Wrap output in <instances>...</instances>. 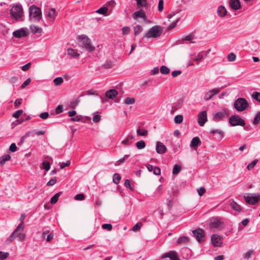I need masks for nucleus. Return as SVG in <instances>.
I'll return each mask as SVG.
<instances>
[{
  "label": "nucleus",
  "instance_id": "obj_1",
  "mask_svg": "<svg viewBox=\"0 0 260 260\" xmlns=\"http://www.w3.org/2000/svg\"><path fill=\"white\" fill-rule=\"evenodd\" d=\"M24 228V222L20 223L12 232L11 235L7 239L6 242L7 244L11 243L16 237H18L20 241L24 240L25 235L23 233Z\"/></svg>",
  "mask_w": 260,
  "mask_h": 260
},
{
  "label": "nucleus",
  "instance_id": "obj_2",
  "mask_svg": "<svg viewBox=\"0 0 260 260\" xmlns=\"http://www.w3.org/2000/svg\"><path fill=\"white\" fill-rule=\"evenodd\" d=\"M79 41L80 43V46L85 49L88 52H91L95 49L92 45L91 40L85 35H81L79 37Z\"/></svg>",
  "mask_w": 260,
  "mask_h": 260
},
{
  "label": "nucleus",
  "instance_id": "obj_3",
  "mask_svg": "<svg viewBox=\"0 0 260 260\" xmlns=\"http://www.w3.org/2000/svg\"><path fill=\"white\" fill-rule=\"evenodd\" d=\"M11 16L17 21H23V11L21 5L16 4L14 5L10 10Z\"/></svg>",
  "mask_w": 260,
  "mask_h": 260
},
{
  "label": "nucleus",
  "instance_id": "obj_4",
  "mask_svg": "<svg viewBox=\"0 0 260 260\" xmlns=\"http://www.w3.org/2000/svg\"><path fill=\"white\" fill-rule=\"evenodd\" d=\"M162 29L160 26L155 25L151 27L147 32L145 33L143 38H156L160 37L162 33Z\"/></svg>",
  "mask_w": 260,
  "mask_h": 260
},
{
  "label": "nucleus",
  "instance_id": "obj_5",
  "mask_svg": "<svg viewBox=\"0 0 260 260\" xmlns=\"http://www.w3.org/2000/svg\"><path fill=\"white\" fill-rule=\"evenodd\" d=\"M29 17L36 21H40L42 18L41 9L33 5L29 8Z\"/></svg>",
  "mask_w": 260,
  "mask_h": 260
},
{
  "label": "nucleus",
  "instance_id": "obj_6",
  "mask_svg": "<svg viewBox=\"0 0 260 260\" xmlns=\"http://www.w3.org/2000/svg\"><path fill=\"white\" fill-rule=\"evenodd\" d=\"M249 106L247 101L242 98L237 99L234 103V108L238 112H242L246 110Z\"/></svg>",
  "mask_w": 260,
  "mask_h": 260
},
{
  "label": "nucleus",
  "instance_id": "obj_7",
  "mask_svg": "<svg viewBox=\"0 0 260 260\" xmlns=\"http://www.w3.org/2000/svg\"><path fill=\"white\" fill-rule=\"evenodd\" d=\"M229 115V110L226 109H223L214 113L212 115V118L214 121L219 122L227 118Z\"/></svg>",
  "mask_w": 260,
  "mask_h": 260
},
{
  "label": "nucleus",
  "instance_id": "obj_8",
  "mask_svg": "<svg viewBox=\"0 0 260 260\" xmlns=\"http://www.w3.org/2000/svg\"><path fill=\"white\" fill-rule=\"evenodd\" d=\"M230 124L232 126H242L245 125V121L238 115H233L229 118Z\"/></svg>",
  "mask_w": 260,
  "mask_h": 260
},
{
  "label": "nucleus",
  "instance_id": "obj_9",
  "mask_svg": "<svg viewBox=\"0 0 260 260\" xmlns=\"http://www.w3.org/2000/svg\"><path fill=\"white\" fill-rule=\"evenodd\" d=\"M29 34V32L27 28H21L20 29L15 30L13 32V35L16 38H21L26 37Z\"/></svg>",
  "mask_w": 260,
  "mask_h": 260
},
{
  "label": "nucleus",
  "instance_id": "obj_10",
  "mask_svg": "<svg viewBox=\"0 0 260 260\" xmlns=\"http://www.w3.org/2000/svg\"><path fill=\"white\" fill-rule=\"evenodd\" d=\"M192 232L193 236L196 237L197 240L199 242H201L204 240V238L205 237V235L204 231L203 229L199 228L192 231Z\"/></svg>",
  "mask_w": 260,
  "mask_h": 260
},
{
  "label": "nucleus",
  "instance_id": "obj_11",
  "mask_svg": "<svg viewBox=\"0 0 260 260\" xmlns=\"http://www.w3.org/2000/svg\"><path fill=\"white\" fill-rule=\"evenodd\" d=\"M192 232L193 236L196 237L197 240L199 242H201L204 240V238L205 237V235L204 231L203 229L199 228L192 231Z\"/></svg>",
  "mask_w": 260,
  "mask_h": 260
},
{
  "label": "nucleus",
  "instance_id": "obj_12",
  "mask_svg": "<svg viewBox=\"0 0 260 260\" xmlns=\"http://www.w3.org/2000/svg\"><path fill=\"white\" fill-rule=\"evenodd\" d=\"M223 222L217 217H213L210 219V227L212 229H219L222 226Z\"/></svg>",
  "mask_w": 260,
  "mask_h": 260
},
{
  "label": "nucleus",
  "instance_id": "obj_13",
  "mask_svg": "<svg viewBox=\"0 0 260 260\" xmlns=\"http://www.w3.org/2000/svg\"><path fill=\"white\" fill-rule=\"evenodd\" d=\"M211 242L215 247H221L222 244V238L217 234L211 236Z\"/></svg>",
  "mask_w": 260,
  "mask_h": 260
},
{
  "label": "nucleus",
  "instance_id": "obj_14",
  "mask_svg": "<svg viewBox=\"0 0 260 260\" xmlns=\"http://www.w3.org/2000/svg\"><path fill=\"white\" fill-rule=\"evenodd\" d=\"M198 122L200 126H203L207 121V114L206 111L201 112L198 116Z\"/></svg>",
  "mask_w": 260,
  "mask_h": 260
},
{
  "label": "nucleus",
  "instance_id": "obj_15",
  "mask_svg": "<svg viewBox=\"0 0 260 260\" xmlns=\"http://www.w3.org/2000/svg\"><path fill=\"white\" fill-rule=\"evenodd\" d=\"M46 17L50 21L53 22L57 15L56 10L54 8L49 9L48 11L45 12Z\"/></svg>",
  "mask_w": 260,
  "mask_h": 260
},
{
  "label": "nucleus",
  "instance_id": "obj_16",
  "mask_svg": "<svg viewBox=\"0 0 260 260\" xmlns=\"http://www.w3.org/2000/svg\"><path fill=\"white\" fill-rule=\"evenodd\" d=\"M162 258H169L170 260H179V257L177 255L176 251L174 250L170 251L165 253L161 256Z\"/></svg>",
  "mask_w": 260,
  "mask_h": 260
},
{
  "label": "nucleus",
  "instance_id": "obj_17",
  "mask_svg": "<svg viewBox=\"0 0 260 260\" xmlns=\"http://www.w3.org/2000/svg\"><path fill=\"white\" fill-rule=\"evenodd\" d=\"M246 202L249 205H255L260 200V196H244Z\"/></svg>",
  "mask_w": 260,
  "mask_h": 260
},
{
  "label": "nucleus",
  "instance_id": "obj_18",
  "mask_svg": "<svg viewBox=\"0 0 260 260\" xmlns=\"http://www.w3.org/2000/svg\"><path fill=\"white\" fill-rule=\"evenodd\" d=\"M209 133L216 135L215 139L218 141L222 140L224 136V132L220 129H211Z\"/></svg>",
  "mask_w": 260,
  "mask_h": 260
},
{
  "label": "nucleus",
  "instance_id": "obj_19",
  "mask_svg": "<svg viewBox=\"0 0 260 260\" xmlns=\"http://www.w3.org/2000/svg\"><path fill=\"white\" fill-rule=\"evenodd\" d=\"M166 146L161 142H157L156 144V151L158 154H164L167 152Z\"/></svg>",
  "mask_w": 260,
  "mask_h": 260
},
{
  "label": "nucleus",
  "instance_id": "obj_20",
  "mask_svg": "<svg viewBox=\"0 0 260 260\" xmlns=\"http://www.w3.org/2000/svg\"><path fill=\"white\" fill-rule=\"evenodd\" d=\"M220 90L218 88H214L210 90L205 93L204 96V100L205 101H208L211 99L215 94L219 93Z\"/></svg>",
  "mask_w": 260,
  "mask_h": 260
},
{
  "label": "nucleus",
  "instance_id": "obj_21",
  "mask_svg": "<svg viewBox=\"0 0 260 260\" xmlns=\"http://www.w3.org/2000/svg\"><path fill=\"white\" fill-rule=\"evenodd\" d=\"M133 18L134 19H137L139 18H141L143 19L144 20L147 19L145 13L143 9H140L139 10L134 12L133 14Z\"/></svg>",
  "mask_w": 260,
  "mask_h": 260
},
{
  "label": "nucleus",
  "instance_id": "obj_22",
  "mask_svg": "<svg viewBox=\"0 0 260 260\" xmlns=\"http://www.w3.org/2000/svg\"><path fill=\"white\" fill-rule=\"evenodd\" d=\"M229 3L231 8L234 10H238L241 8L239 0H230Z\"/></svg>",
  "mask_w": 260,
  "mask_h": 260
},
{
  "label": "nucleus",
  "instance_id": "obj_23",
  "mask_svg": "<svg viewBox=\"0 0 260 260\" xmlns=\"http://www.w3.org/2000/svg\"><path fill=\"white\" fill-rule=\"evenodd\" d=\"M230 206L232 209L236 211L240 212L243 211V208L234 200L230 203Z\"/></svg>",
  "mask_w": 260,
  "mask_h": 260
},
{
  "label": "nucleus",
  "instance_id": "obj_24",
  "mask_svg": "<svg viewBox=\"0 0 260 260\" xmlns=\"http://www.w3.org/2000/svg\"><path fill=\"white\" fill-rule=\"evenodd\" d=\"M117 94L118 91L114 89H109L105 93L106 96L110 99H113Z\"/></svg>",
  "mask_w": 260,
  "mask_h": 260
},
{
  "label": "nucleus",
  "instance_id": "obj_25",
  "mask_svg": "<svg viewBox=\"0 0 260 260\" xmlns=\"http://www.w3.org/2000/svg\"><path fill=\"white\" fill-rule=\"evenodd\" d=\"M201 143L202 142L200 138L198 137H196L193 138L191 140L190 144V147L191 148L196 147V149H197V147L201 145Z\"/></svg>",
  "mask_w": 260,
  "mask_h": 260
},
{
  "label": "nucleus",
  "instance_id": "obj_26",
  "mask_svg": "<svg viewBox=\"0 0 260 260\" xmlns=\"http://www.w3.org/2000/svg\"><path fill=\"white\" fill-rule=\"evenodd\" d=\"M135 138V136L132 134H129L123 140L121 143L124 145H130L133 143V140Z\"/></svg>",
  "mask_w": 260,
  "mask_h": 260
},
{
  "label": "nucleus",
  "instance_id": "obj_27",
  "mask_svg": "<svg viewBox=\"0 0 260 260\" xmlns=\"http://www.w3.org/2000/svg\"><path fill=\"white\" fill-rule=\"evenodd\" d=\"M209 51H210V50H209L207 52H205V51L200 52L196 56L195 60L197 61H201L202 59H203L204 58H205L207 56V54L209 53Z\"/></svg>",
  "mask_w": 260,
  "mask_h": 260
},
{
  "label": "nucleus",
  "instance_id": "obj_28",
  "mask_svg": "<svg viewBox=\"0 0 260 260\" xmlns=\"http://www.w3.org/2000/svg\"><path fill=\"white\" fill-rule=\"evenodd\" d=\"M226 10L224 6H220L217 9V14L219 16L223 17L225 16L226 14Z\"/></svg>",
  "mask_w": 260,
  "mask_h": 260
},
{
  "label": "nucleus",
  "instance_id": "obj_29",
  "mask_svg": "<svg viewBox=\"0 0 260 260\" xmlns=\"http://www.w3.org/2000/svg\"><path fill=\"white\" fill-rule=\"evenodd\" d=\"M176 201L174 200L173 198H172L171 196H170V197L167 199L166 204L167 206L168 209L169 210H170L173 206L175 204Z\"/></svg>",
  "mask_w": 260,
  "mask_h": 260
},
{
  "label": "nucleus",
  "instance_id": "obj_30",
  "mask_svg": "<svg viewBox=\"0 0 260 260\" xmlns=\"http://www.w3.org/2000/svg\"><path fill=\"white\" fill-rule=\"evenodd\" d=\"M68 53L70 56L75 58H78L80 56V54L76 50L72 48H69L68 49Z\"/></svg>",
  "mask_w": 260,
  "mask_h": 260
},
{
  "label": "nucleus",
  "instance_id": "obj_31",
  "mask_svg": "<svg viewBox=\"0 0 260 260\" xmlns=\"http://www.w3.org/2000/svg\"><path fill=\"white\" fill-rule=\"evenodd\" d=\"M137 2V8L140 9L141 7H146L148 3L147 0H136Z\"/></svg>",
  "mask_w": 260,
  "mask_h": 260
},
{
  "label": "nucleus",
  "instance_id": "obj_32",
  "mask_svg": "<svg viewBox=\"0 0 260 260\" xmlns=\"http://www.w3.org/2000/svg\"><path fill=\"white\" fill-rule=\"evenodd\" d=\"M30 29L33 34L40 33L42 31V29L41 27L35 25H31L30 26Z\"/></svg>",
  "mask_w": 260,
  "mask_h": 260
},
{
  "label": "nucleus",
  "instance_id": "obj_33",
  "mask_svg": "<svg viewBox=\"0 0 260 260\" xmlns=\"http://www.w3.org/2000/svg\"><path fill=\"white\" fill-rule=\"evenodd\" d=\"M11 158L9 154H5L0 157V165H4L7 161H8Z\"/></svg>",
  "mask_w": 260,
  "mask_h": 260
},
{
  "label": "nucleus",
  "instance_id": "obj_34",
  "mask_svg": "<svg viewBox=\"0 0 260 260\" xmlns=\"http://www.w3.org/2000/svg\"><path fill=\"white\" fill-rule=\"evenodd\" d=\"M113 67V63L111 60H107L102 66L101 68L105 69H110Z\"/></svg>",
  "mask_w": 260,
  "mask_h": 260
},
{
  "label": "nucleus",
  "instance_id": "obj_35",
  "mask_svg": "<svg viewBox=\"0 0 260 260\" xmlns=\"http://www.w3.org/2000/svg\"><path fill=\"white\" fill-rule=\"evenodd\" d=\"M188 241V238L186 236H182L178 239L177 241V244L179 245L181 243H187Z\"/></svg>",
  "mask_w": 260,
  "mask_h": 260
},
{
  "label": "nucleus",
  "instance_id": "obj_36",
  "mask_svg": "<svg viewBox=\"0 0 260 260\" xmlns=\"http://www.w3.org/2000/svg\"><path fill=\"white\" fill-rule=\"evenodd\" d=\"M136 146L138 149H142L145 147L146 143L144 141L140 140L136 143Z\"/></svg>",
  "mask_w": 260,
  "mask_h": 260
},
{
  "label": "nucleus",
  "instance_id": "obj_37",
  "mask_svg": "<svg viewBox=\"0 0 260 260\" xmlns=\"http://www.w3.org/2000/svg\"><path fill=\"white\" fill-rule=\"evenodd\" d=\"M170 71V69L166 67V66H162L160 67V72L161 74L164 75H167L169 74Z\"/></svg>",
  "mask_w": 260,
  "mask_h": 260
},
{
  "label": "nucleus",
  "instance_id": "obj_38",
  "mask_svg": "<svg viewBox=\"0 0 260 260\" xmlns=\"http://www.w3.org/2000/svg\"><path fill=\"white\" fill-rule=\"evenodd\" d=\"M260 121V111H258L255 115L252 121V123L254 125L257 124Z\"/></svg>",
  "mask_w": 260,
  "mask_h": 260
},
{
  "label": "nucleus",
  "instance_id": "obj_39",
  "mask_svg": "<svg viewBox=\"0 0 260 260\" xmlns=\"http://www.w3.org/2000/svg\"><path fill=\"white\" fill-rule=\"evenodd\" d=\"M143 30V28L140 25H137L134 27V35L137 36Z\"/></svg>",
  "mask_w": 260,
  "mask_h": 260
},
{
  "label": "nucleus",
  "instance_id": "obj_40",
  "mask_svg": "<svg viewBox=\"0 0 260 260\" xmlns=\"http://www.w3.org/2000/svg\"><path fill=\"white\" fill-rule=\"evenodd\" d=\"M63 82V79L61 77H58L53 80L54 84L55 86H59Z\"/></svg>",
  "mask_w": 260,
  "mask_h": 260
},
{
  "label": "nucleus",
  "instance_id": "obj_41",
  "mask_svg": "<svg viewBox=\"0 0 260 260\" xmlns=\"http://www.w3.org/2000/svg\"><path fill=\"white\" fill-rule=\"evenodd\" d=\"M121 179V176L119 174L115 173L113 177V181L115 184H118Z\"/></svg>",
  "mask_w": 260,
  "mask_h": 260
},
{
  "label": "nucleus",
  "instance_id": "obj_42",
  "mask_svg": "<svg viewBox=\"0 0 260 260\" xmlns=\"http://www.w3.org/2000/svg\"><path fill=\"white\" fill-rule=\"evenodd\" d=\"M181 170V166L178 165H175L173 169L172 173L174 175L178 174Z\"/></svg>",
  "mask_w": 260,
  "mask_h": 260
},
{
  "label": "nucleus",
  "instance_id": "obj_43",
  "mask_svg": "<svg viewBox=\"0 0 260 260\" xmlns=\"http://www.w3.org/2000/svg\"><path fill=\"white\" fill-rule=\"evenodd\" d=\"M183 116L182 115H176L174 118V122L177 124H180L182 122Z\"/></svg>",
  "mask_w": 260,
  "mask_h": 260
},
{
  "label": "nucleus",
  "instance_id": "obj_44",
  "mask_svg": "<svg viewBox=\"0 0 260 260\" xmlns=\"http://www.w3.org/2000/svg\"><path fill=\"white\" fill-rule=\"evenodd\" d=\"M42 168L46 171H49L50 169V162L47 160L43 161L42 163Z\"/></svg>",
  "mask_w": 260,
  "mask_h": 260
},
{
  "label": "nucleus",
  "instance_id": "obj_45",
  "mask_svg": "<svg viewBox=\"0 0 260 260\" xmlns=\"http://www.w3.org/2000/svg\"><path fill=\"white\" fill-rule=\"evenodd\" d=\"M251 96L257 102L260 103V92L254 91L252 94Z\"/></svg>",
  "mask_w": 260,
  "mask_h": 260
},
{
  "label": "nucleus",
  "instance_id": "obj_46",
  "mask_svg": "<svg viewBox=\"0 0 260 260\" xmlns=\"http://www.w3.org/2000/svg\"><path fill=\"white\" fill-rule=\"evenodd\" d=\"M108 11L107 7L103 6L96 11V13L100 14H105Z\"/></svg>",
  "mask_w": 260,
  "mask_h": 260
},
{
  "label": "nucleus",
  "instance_id": "obj_47",
  "mask_svg": "<svg viewBox=\"0 0 260 260\" xmlns=\"http://www.w3.org/2000/svg\"><path fill=\"white\" fill-rule=\"evenodd\" d=\"M17 119L15 121L13 122L12 123V125L14 126H15L18 124H21L24 121V117H22L20 118H17Z\"/></svg>",
  "mask_w": 260,
  "mask_h": 260
},
{
  "label": "nucleus",
  "instance_id": "obj_48",
  "mask_svg": "<svg viewBox=\"0 0 260 260\" xmlns=\"http://www.w3.org/2000/svg\"><path fill=\"white\" fill-rule=\"evenodd\" d=\"M135 99L133 98H126L124 101V103L126 105L133 104L135 103Z\"/></svg>",
  "mask_w": 260,
  "mask_h": 260
},
{
  "label": "nucleus",
  "instance_id": "obj_49",
  "mask_svg": "<svg viewBox=\"0 0 260 260\" xmlns=\"http://www.w3.org/2000/svg\"><path fill=\"white\" fill-rule=\"evenodd\" d=\"M129 155L128 154L125 155L123 158L119 159L118 160H117L116 162L115 165L117 166L123 163L124 162V161L125 160H126L129 157Z\"/></svg>",
  "mask_w": 260,
  "mask_h": 260
},
{
  "label": "nucleus",
  "instance_id": "obj_50",
  "mask_svg": "<svg viewBox=\"0 0 260 260\" xmlns=\"http://www.w3.org/2000/svg\"><path fill=\"white\" fill-rule=\"evenodd\" d=\"M80 99L78 98L75 101L71 102L70 103V107L75 109L80 103Z\"/></svg>",
  "mask_w": 260,
  "mask_h": 260
},
{
  "label": "nucleus",
  "instance_id": "obj_51",
  "mask_svg": "<svg viewBox=\"0 0 260 260\" xmlns=\"http://www.w3.org/2000/svg\"><path fill=\"white\" fill-rule=\"evenodd\" d=\"M137 134L139 136H145L148 134V131L145 129L138 128L137 131Z\"/></svg>",
  "mask_w": 260,
  "mask_h": 260
},
{
  "label": "nucleus",
  "instance_id": "obj_52",
  "mask_svg": "<svg viewBox=\"0 0 260 260\" xmlns=\"http://www.w3.org/2000/svg\"><path fill=\"white\" fill-rule=\"evenodd\" d=\"M257 162H258V159L254 160L251 163L247 165V169L248 170H251L252 168H253L255 166V165H256Z\"/></svg>",
  "mask_w": 260,
  "mask_h": 260
},
{
  "label": "nucleus",
  "instance_id": "obj_53",
  "mask_svg": "<svg viewBox=\"0 0 260 260\" xmlns=\"http://www.w3.org/2000/svg\"><path fill=\"white\" fill-rule=\"evenodd\" d=\"M9 253L8 252H5L0 251V260H5L8 257Z\"/></svg>",
  "mask_w": 260,
  "mask_h": 260
},
{
  "label": "nucleus",
  "instance_id": "obj_54",
  "mask_svg": "<svg viewBox=\"0 0 260 260\" xmlns=\"http://www.w3.org/2000/svg\"><path fill=\"white\" fill-rule=\"evenodd\" d=\"M23 111L22 110H19L16 111L12 114V116L15 118H19L20 116L22 114Z\"/></svg>",
  "mask_w": 260,
  "mask_h": 260
},
{
  "label": "nucleus",
  "instance_id": "obj_55",
  "mask_svg": "<svg viewBox=\"0 0 260 260\" xmlns=\"http://www.w3.org/2000/svg\"><path fill=\"white\" fill-rule=\"evenodd\" d=\"M124 185L126 188H128L131 190H134L133 186L131 184L130 180L126 179L124 182Z\"/></svg>",
  "mask_w": 260,
  "mask_h": 260
},
{
  "label": "nucleus",
  "instance_id": "obj_56",
  "mask_svg": "<svg viewBox=\"0 0 260 260\" xmlns=\"http://www.w3.org/2000/svg\"><path fill=\"white\" fill-rule=\"evenodd\" d=\"M71 165V161L70 160H68L66 162H59V165L60 166V169H63L66 167H68Z\"/></svg>",
  "mask_w": 260,
  "mask_h": 260
},
{
  "label": "nucleus",
  "instance_id": "obj_57",
  "mask_svg": "<svg viewBox=\"0 0 260 260\" xmlns=\"http://www.w3.org/2000/svg\"><path fill=\"white\" fill-rule=\"evenodd\" d=\"M122 35H128L130 33L131 29L128 26H124L121 29Z\"/></svg>",
  "mask_w": 260,
  "mask_h": 260
},
{
  "label": "nucleus",
  "instance_id": "obj_58",
  "mask_svg": "<svg viewBox=\"0 0 260 260\" xmlns=\"http://www.w3.org/2000/svg\"><path fill=\"white\" fill-rule=\"evenodd\" d=\"M31 82V79L28 78L21 85L20 87L22 89H24L25 88V87L27 85H28Z\"/></svg>",
  "mask_w": 260,
  "mask_h": 260
},
{
  "label": "nucleus",
  "instance_id": "obj_59",
  "mask_svg": "<svg viewBox=\"0 0 260 260\" xmlns=\"http://www.w3.org/2000/svg\"><path fill=\"white\" fill-rule=\"evenodd\" d=\"M103 229L107 230L108 231H111L112 229V225L110 223H105L102 225Z\"/></svg>",
  "mask_w": 260,
  "mask_h": 260
},
{
  "label": "nucleus",
  "instance_id": "obj_60",
  "mask_svg": "<svg viewBox=\"0 0 260 260\" xmlns=\"http://www.w3.org/2000/svg\"><path fill=\"white\" fill-rule=\"evenodd\" d=\"M236 56L234 53H231L228 55V59L230 61H233L236 59Z\"/></svg>",
  "mask_w": 260,
  "mask_h": 260
},
{
  "label": "nucleus",
  "instance_id": "obj_61",
  "mask_svg": "<svg viewBox=\"0 0 260 260\" xmlns=\"http://www.w3.org/2000/svg\"><path fill=\"white\" fill-rule=\"evenodd\" d=\"M153 174L156 176H159L161 174L160 169L158 167H154L153 170Z\"/></svg>",
  "mask_w": 260,
  "mask_h": 260
},
{
  "label": "nucleus",
  "instance_id": "obj_62",
  "mask_svg": "<svg viewBox=\"0 0 260 260\" xmlns=\"http://www.w3.org/2000/svg\"><path fill=\"white\" fill-rule=\"evenodd\" d=\"M164 9V0H159L158 5V10L159 12L162 11Z\"/></svg>",
  "mask_w": 260,
  "mask_h": 260
},
{
  "label": "nucleus",
  "instance_id": "obj_63",
  "mask_svg": "<svg viewBox=\"0 0 260 260\" xmlns=\"http://www.w3.org/2000/svg\"><path fill=\"white\" fill-rule=\"evenodd\" d=\"M142 225V224L140 222L137 223L133 226V231H134L135 232H137V231H139L141 229Z\"/></svg>",
  "mask_w": 260,
  "mask_h": 260
},
{
  "label": "nucleus",
  "instance_id": "obj_64",
  "mask_svg": "<svg viewBox=\"0 0 260 260\" xmlns=\"http://www.w3.org/2000/svg\"><path fill=\"white\" fill-rule=\"evenodd\" d=\"M22 99H17L15 102H14V107L16 108H17L19 107V106H20V105L22 103Z\"/></svg>",
  "mask_w": 260,
  "mask_h": 260
}]
</instances>
